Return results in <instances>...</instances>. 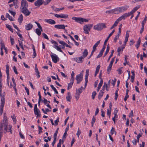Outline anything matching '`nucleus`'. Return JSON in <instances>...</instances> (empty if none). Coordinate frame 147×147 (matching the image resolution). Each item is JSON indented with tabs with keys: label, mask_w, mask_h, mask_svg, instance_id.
I'll use <instances>...</instances> for the list:
<instances>
[{
	"label": "nucleus",
	"mask_w": 147,
	"mask_h": 147,
	"mask_svg": "<svg viewBox=\"0 0 147 147\" xmlns=\"http://www.w3.org/2000/svg\"><path fill=\"white\" fill-rule=\"evenodd\" d=\"M11 128L12 126L8 125V123H1L0 125V134H3L4 132L6 133L7 132H10L12 134Z\"/></svg>",
	"instance_id": "f257e3e1"
},
{
	"label": "nucleus",
	"mask_w": 147,
	"mask_h": 147,
	"mask_svg": "<svg viewBox=\"0 0 147 147\" xmlns=\"http://www.w3.org/2000/svg\"><path fill=\"white\" fill-rule=\"evenodd\" d=\"M2 83L1 80L0 79V96L1 99V105L0 106V115H2L3 113V107H4L5 103V99L4 96L5 95V92H3V94H2Z\"/></svg>",
	"instance_id": "f03ea898"
},
{
	"label": "nucleus",
	"mask_w": 147,
	"mask_h": 147,
	"mask_svg": "<svg viewBox=\"0 0 147 147\" xmlns=\"http://www.w3.org/2000/svg\"><path fill=\"white\" fill-rule=\"evenodd\" d=\"M72 19L75 21L81 24H82L84 22H88L89 20L84 19L80 17H72Z\"/></svg>",
	"instance_id": "7ed1b4c3"
},
{
	"label": "nucleus",
	"mask_w": 147,
	"mask_h": 147,
	"mask_svg": "<svg viewBox=\"0 0 147 147\" xmlns=\"http://www.w3.org/2000/svg\"><path fill=\"white\" fill-rule=\"evenodd\" d=\"M93 26L92 24H87L83 27V29L84 32L86 34H89V32L90 31V29L92 28Z\"/></svg>",
	"instance_id": "20e7f679"
},
{
	"label": "nucleus",
	"mask_w": 147,
	"mask_h": 147,
	"mask_svg": "<svg viewBox=\"0 0 147 147\" xmlns=\"http://www.w3.org/2000/svg\"><path fill=\"white\" fill-rule=\"evenodd\" d=\"M21 1L20 10L27 8L28 5L26 0H21Z\"/></svg>",
	"instance_id": "39448f33"
},
{
	"label": "nucleus",
	"mask_w": 147,
	"mask_h": 147,
	"mask_svg": "<svg viewBox=\"0 0 147 147\" xmlns=\"http://www.w3.org/2000/svg\"><path fill=\"white\" fill-rule=\"evenodd\" d=\"M130 16L129 13H124L121 16L116 20V21L118 23L119 22L121 21L122 20H125L126 18Z\"/></svg>",
	"instance_id": "423d86ee"
},
{
	"label": "nucleus",
	"mask_w": 147,
	"mask_h": 147,
	"mask_svg": "<svg viewBox=\"0 0 147 147\" xmlns=\"http://www.w3.org/2000/svg\"><path fill=\"white\" fill-rule=\"evenodd\" d=\"M34 114L36 115L37 117H40V111L37 108V104H35L34 105Z\"/></svg>",
	"instance_id": "0eeeda50"
},
{
	"label": "nucleus",
	"mask_w": 147,
	"mask_h": 147,
	"mask_svg": "<svg viewBox=\"0 0 147 147\" xmlns=\"http://www.w3.org/2000/svg\"><path fill=\"white\" fill-rule=\"evenodd\" d=\"M51 56L52 59L53 61L55 63H56L57 61H59V57L55 54L54 53H52L51 55Z\"/></svg>",
	"instance_id": "6e6552de"
},
{
	"label": "nucleus",
	"mask_w": 147,
	"mask_h": 147,
	"mask_svg": "<svg viewBox=\"0 0 147 147\" xmlns=\"http://www.w3.org/2000/svg\"><path fill=\"white\" fill-rule=\"evenodd\" d=\"M6 66V73L7 75V82L8 85H9V66L7 65Z\"/></svg>",
	"instance_id": "1a4fd4ad"
},
{
	"label": "nucleus",
	"mask_w": 147,
	"mask_h": 147,
	"mask_svg": "<svg viewBox=\"0 0 147 147\" xmlns=\"http://www.w3.org/2000/svg\"><path fill=\"white\" fill-rule=\"evenodd\" d=\"M45 2L43 0H37L34 3L35 6L39 7L40 5L45 3Z\"/></svg>",
	"instance_id": "9d476101"
},
{
	"label": "nucleus",
	"mask_w": 147,
	"mask_h": 147,
	"mask_svg": "<svg viewBox=\"0 0 147 147\" xmlns=\"http://www.w3.org/2000/svg\"><path fill=\"white\" fill-rule=\"evenodd\" d=\"M55 16L58 18H68V15L67 14H55Z\"/></svg>",
	"instance_id": "9b49d317"
},
{
	"label": "nucleus",
	"mask_w": 147,
	"mask_h": 147,
	"mask_svg": "<svg viewBox=\"0 0 147 147\" xmlns=\"http://www.w3.org/2000/svg\"><path fill=\"white\" fill-rule=\"evenodd\" d=\"M83 79V74L81 73L80 74L76 76V79L77 81V83L79 84Z\"/></svg>",
	"instance_id": "f8f14e48"
},
{
	"label": "nucleus",
	"mask_w": 147,
	"mask_h": 147,
	"mask_svg": "<svg viewBox=\"0 0 147 147\" xmlns=\"http://www.w3.org/2000/svg\"><path fill=\"white\" fill-rule=\"evenodd\" d=\"M21 11L26 16H29L31 13V12L28 10V8L21 10Z\"/></svg>",
	"instance_id": "ddd939ff"
},
{
	"label": "nucleus",
	"mask_w": 147,
	"mask_h": 147,
	"mask_svg": "<svg viewBox=\"0 0 147 147\" xmlns=\"http://www.w3.org/2000/svg\"><path fill=\"white\" fill-rule=\"evenodd\" d=\"M129 6L128 5H125L123 6H122L120 7H119V11L120 13L123 12L125 11H126L127 9L129 8Z\"/></svg>",
	"instance_id": "4468645a"
},
{
	"label": "nucleus",
	"mask_w": 147,
	"mask_h": 147,
	"mask_svg": "<svg viewBox=\"0 0 147 147\" xmlns=\"http://www.w3.org/2000/svg\"><path fill=\"white\" fill-rule=\"evenodd\" d=\"M83 57L81 56L80 57L74 58V60L77 62L79 63H81L83 62V59H84Z\"/></svg>",
	"instance_id": "2eb2a0df"
},
{
	"label": "nucleus",
	"mask_w": 147,
	"mask_h": 147,
	"mask_svg": "<svg viewBox=\"0 0 147 147\" xmlns=\"http://www.w3.org/2000/svg\"><path fill=\"white\" fill-rule=\"evenodd\" d=\"M45 21L51 24H54L56 23L55 22L54 20L51 19H45Z\"/></svg>",
	"instance_id": "dca6fc26"
},
{
	"label": "nucleus",
	"mask_w": 147,
	"mask_h": 147,
	"mask_svg": "<svg viewBox=\"0 0 147 147\" xmlns=\"http://www.w3.org/2000/svg\"><path fill=\"white\" fill-rule=\"evenodd\" d=\"M140 7V5H138L134 8L132 9V10L130 12H128L130 15L133 14Z\"/></svg>",
	"instance_id": "f3484780"
},
{
	"label": "nucleus",
	"mask_w": 147,
	"mask_h": 147,
	"mask_svg": "<svg viewBox=\"0 0 147 147\" xmlns=\"http://www.w3.org/2000/svg\"><path fill=\"white\" fill-rule=\"evenodd\" d=\"M54 27L57 29H65V26L63 24L55 25Z\"/></svg>",
	"instance_id": "a211bd4d"
},
{
	"label": "nucleus",
	"mask_w": 147,
	"mask_h": 147,
	"mask_svg": "<svg viewBox=\"0 0 147 147\" xmlns=\"http://www.w3.org/2000/svg\"><path fill=\"white\" fill-rule=\"evenodd\" d=\"M32 24L30 23L27 24L25 26L26 29L28 30H30L32 28Z\"/></svg>",
	"instance_id": "6ab92c4d"
},
{
	"label": "nucleus",
	"mask_w": 147,
	"mask_h": 147,
	"mask_svg": "<svg viewBox=\"0 0 147 147\" xmlns=\"http://www.w3.org/2000/svg\"><path fill=\"white\" fill-rule=\"evenodd\" d=\"M101 28V24L99 23L96 25H95L94 27V29L97 30H100Z\"/></svg>",
	"instance_id": "aec40b11"
},
{
	"label": "nucleus",
	"mask_w": 147,
	"mask_h": 147,
	"mask_svg": "<svg viewBox=\"0 0 147 147\" xmlns=\"http://www.w3.org/2000/svg\"><path fill=\"white\" fill-rule=\"evenodd\" d=\"M66 98L67 101L71 102V96L70 92H68L67 93V95L66 96Z\"/></svg>",
	"instance_id": "412c9836"
},
{
	"label": "nucleus",
	"mask_w": 147,
	"mask_h": 147,
	"mask_svg": "<svg viewBox=\"0 0 147 147\" xmlns=\"http://www.w3.org/2000/svg\"><path fill=\"white\" fill-rule=\"evenodd\" d=\"M8 123L7 117L6 116V113H4L3 118V120L2 123Z\"/></svg>",
	"instance_id": "4be33fe9"
},
{
	"label": "nucleus",
	"mask_w": 147,
	"mask_h": 147,
	"mask_svg": "<svg viewBox=\"0 0 147 147\" xmlns=\"http://www.w3.org/2000/svg\"><path fill=\"white\" fill-rule=\"evenodd\" d=\"M112 9L113 13L114 14H118L120 13L119 7H117L115 9Z\"/></svg>",
	"instance_id": "5701e85b"
},
{
	"label": "nucleus",
	"mask_w": 147,
	"mask_h": 147,
	"mask_svg": "<svg viewBox=\"0 0 147 147\" xmlns=\"http://www.w3.org/2000/svg\"><path fill=\"white\" fill-rule=\"evenodd\" d=\"M12 80L13 83V88L14 89V90L16 92V94H17V90L16 88V84L15 82V80L13 78H12Z\"/></svg>",
	"instance_id": "b1692460"
},
{
	"label": "nucleus",
	"mask_w": 147,
	"mask_h": 147,
	"mask_svg": "<svg viewBox=\"0 0 147 147\" xmlns=\"http://www.w3.org/2000/svg\"><path fill=\"white\" fill-rule=\"evenodd\" d=\"M129 37V33H128V31H127L126 32V33L125 35V37L124 41V44L125 45L127 42L128 41V38Z\"/></svg>",
	"instance_id": "393cba45"
},
{
	"label": "nucleus",
	"mask_w": 147,
	"mask_h": 147,
	"mask_svg": "<svg viewBox=\"0 0 147 147\" xmlns=\"http://www.w3.org/2000/svg\"><path fill=\"white\" fill-rule=\"evenodd\" d=\"M100 65H98L96 69V70L95 72V74H94L95 76H96V75H97V74L98 73L99 70V69H100Z\"/></svg>",
	"instance_id": "a878e982"
},
{
	"label": "nucleus",
	"mask_w": 147,
	"mask_h": 147,
	"mask_svg": "<svg viewBox=\"0 0 147 147\" xmlns=\"http://www.w3.org/2000/svg\"><path fill=\"white\" fill-rule=\"evenodd\" d=\"M23 16L22 14H21L20 15L18 19V21L20 24H21L22 23L23 20Z\"/></svg>",
	"instance_id": "bb28decb"
},
{
	"label": "nucleus",
	"mask_w": 147,
	"mask_h": 147,
	"mask_svg": "<svg viewBox=\"0 0 147 147\" xmlns=\"http://www.w3.org/2000/svg\"><path fill=\"white\" fill-rule=\"evenodd\" d=\"M100 42V40L98 41L96 44L94 45L93 47L92 51H94L96 49V47L98 46V44Z\"/></svg>",
	"instance_id": "cd10ccee"
},
{
	"label": "nucleus",
	"mask_w": 147,
	"mask_h": 147,
	"mask_svg": "<svg viewBox=\"0 0 147 147\" xmlns=\"http://www.w3.org/2000/svg\"><path fill=\"white\" fill-rule=\"evenodd\" d=\"M88 53V52L87 51V50L86 49H85L83 53L82 54V57H84V58L86 57Z\"/></svg>",
	"instance_id": "c85d7f7f"
},
{
	"label": "nucleus",
	"mask_w": 147,
	"mask_h": 147,
	"mask_svg": "<svg viewBox=\"0 0 147 147\" xmlns=\"http://www.w3.org/2000/svg\"><path fill=\"white\" fill-rule=\"evenodd\" d=\"M141 40L140 39V38H139L138 41L137 42V44L136 45V47L137 49H138L139 47L141 42Z\"/></svg>",
	"instance_id": "c756f323"
},
{
	"label": "nucleus",
	"mask_w": 147,
	"mask_h": 147,
	"mask_svg": "<svg viewBox=\"0 0 147 147\" xmlns=\"http://www.w3.org/2000/svg\"><path fill=\"white\" fill-rule=\"evenodd\" d=\"M42 32L40 29L36 28V33L38 36H40L41 35V32Z\"/></svg>",
	"instance_id": "7c9ffc66"
},
{
	"label": "nucleus",
	"mask_w": 147,
	"mask_h": 147,
	"mask_svg": "<svg viewBox=\"0 0 147 147\" xmlns=\"http://www.w3.org/2000/svg\"><path fill=\"white\" fill-rule=\"evenodd\" d=\"M83 87L81 86V88H79L78 89H77L76 93L80 94L82 92V90L83 89Z\"/></svg>",
	"instance_id": "2f4dec72"
},
{
	"label": "nucleus",
	"mask_w": 147,
	"mask_h": 147,
	"mask_svg": "<svg viewBox=\"0 0 147 147\" xmlns=\"http://www.w3.org/2000/svg\"><path fill=\"white\" fill-rule=\"evenodd\" d=\"M6 27L8 28L9 30L11 31V32H13V29L12 28L11 26L10 25L7 24L5 25Z\"/></svg>",
	"instance_id": "473e14b6"
},
{
	"label": "nucleus",
	"mask_w": 147,
	"mask_h": 147,
	"mask_svg": "<svg viewBox=\"0 0 147 147\" xmlns=\"http://www.w3.org/2000/svg\"><path fill=\"white\" fill-rule=\"evenodd\" d=\"M0 44L1 45V47H3V49H4L5 50H6V49L5 47V45H4V44L3 42V40L1 39H0Z\"/></svg>",
	"instance_id": "72a5a7b5"
},
{
	"label": "nucleus",
	"mask_w": 147,
	"mask_h": 147,
	"mask_svg": "<svg viewBox=\"0 0 147 147\" xmlns=\"http://www.w3.org/2000/svg\"><path fill=\"white\" fill-rule=\"evenodd\" d=\"M109 49L110 47L109 44H108L107 45V48L106 51L105 53L104 57H105L107 54V53H108L109 51Z\"/></svg>",
	"instance_id": "f704fd0d"
},
{
	"label": "nucleus",
	"mask_w": 147,
	"mask_h": 147,
	"mask_svg": "<svg viewBox=\"0 0 147 147\" xmlns=\"http://www.w3.org/2000/svg\"><path fill=\"white\" fill-rule=\"evenodd\" d=\"M51 87V88L53 90V91L55 92V93L56 94H58V92L57 90L52 85H51L50 86Z\"/></svg>",
	"instance_id": "c9c22d12"
},
{
	"label": "nucleus",
	"mask_w": 147,
	"mask_h": 147,
	"mask_svg": "<svg viewBox=\"0 0 147 147\" xmlns=\"http://www.w3.org/2000/svg\"><path fill=\"white\" fill-rule=\"evenodd\" d=\"M35 23L37 24V25L38 27V28L39 29H40L41 31H42V28L41 26H40V24L39 23H38L37 22H35Z\"/></svg>",
	"instance_id": "e433bc0d"
},
{
	"label": "nucleus",
	"mask_w": 147,
	"mask_h": 147,
	"mask_svg": "<svg viewBox=\"0 0 147 147\" xmlns=\"http://www.w3.org/2000/svg\"><path fill=\"white\" fill-rule=\"evenodd\" d=\"M89 70L88 69H86L85 75V80H88V77L89 75Z\"/></svg>",
	"instance_id": "4c0bfd02"
},
{
	"label": "nucleus",
	"mask_w": 147,
	"mask_h": 147,
	"mask_svg": "<svg viewBox=\"0 0 147 147\" xmlns=\"http://www.w3.org/2000/svg\"><path fill=\"white\" fill-rule=\"evenodd\" d=\"M118 23V22L116 21L115 22L114 24L110 28V29L111 30L114 27L117 26Z\"/></svg>",
	"instance_id": "58836bf2"
},
{
	"label": "nucleus",
	"mask_w": 147,
	"mask_h": 147,
	"mask_svg": "<svg viewBox=\"0 0 147 147\" xmlns=\"http://www.w3.org/2000/svg\"><path fill=\"white\" fill-rule=\"evenodd\" d=\"M111 133L112 134V135H113L114 134V133H115V135H116V132L115 131L114 128H113V127H112L111 130Z\"/></svg>",
	"instance_id": "ea45409f"
},
{
	"label": "nucleus",
	"mask_w": 147,
	"mask_h": 147,
	"mask_svg": "<svg viewBox=\"0 0 147 147\" xmlns=\"http://www.w3.org/2000/svg\"><path fill=\"white\" fill-rule=\"evenodd\" d=\"M42 111H43V112L45 113V114H47V112H49L50 111H51L49 109H45V110L44 109H42Z\"/></svg>",
	"instance_id": "a19ab883"
},
{
	"label": "nucleus",
	"mask_w": 147,
	"mask_h": 147,
	"mask_svg": "<svg viewBox=\"0 0 147 147\" xmlns=\"http://www.w3.org/2000/svg\"><path fill=\"white\" fill-rule=\"evenodd\" d=\"M18 42L19 46L21 47L22 49H24L22 42V41H20L19 40H18Z\"/></svg>",
	"instance_id": "79ce46f5"
},
{
	"label": "nucleus",
	"mask_w": 147,
	"mask_h": 147,
	"mask_svg": "<svg viewBox=\"0 0 147 147\" xmlns=\"http://www.w3.org/2000/svg\"><path fill=\"white\" fill-rule=\"evenodd\" d=\"M43 37H44L45 39L48 40L49 39V38L47 35L45 33H43L42 34Z\"/></svg>",
	"instance_id": "37998d69"
},
{
	"label": "nucleus",
	"mask_w": 147,
	"mask_h": 147,
	"mask_svg": "<svg viewBox=\"0 0 147 147\" xmlns=\"http://www.w3.org/2000/svg\"><path fill=\"white\" fill-rule=\"evenodd\" d=\"M125 48L124 47H119L117 49V52H119L121 51H123V49Z\"/></svg>",
	"instance_id": "c03bdc74"
},
{
	"label": "nucleus",
	"mask_w": 147,
	"mask_h": 147,
	"mask_svg": "<svg viewBox=\"0 0 147 147\" xmlns=\"http://www.w3.org/2000/svg\"><path fill=\"white\" fill-rule=\"evenodd\" d=\"M64 9V7H62V8H56L54 9V11H59L61 10H63Z\"/></svg>",
	"instance_id": "a18cd8bd"
},
{
	"label": "nucleus",
	"mask_w": 147,
	"mask_h": 147,
	"mask_svg": "<svg viewBox=\"0 0 147 147\" xmlns=\"http://www.w3.org/2000/svg\"><path fill=\"white\" fill-rule=\"evenodd\" d=\"M106 45H107V44H105L104 43L103 48L102 49V53H103L104 51V50H105V49Z\"/></svg>",
	"instance_id": "49530a36"
},
{
	"label": "nucleus",
	"mask_w": 147,
	"mask_h": 147,
	"mask_svg": "<svg viewBox=\"0 0 147 147\" xmlns=\"http://www.w3.org/2000/svg\"><path fill=\"white\" fill-rule=\"evenodd\" d=\"M58 42L59 44L62 45L63 46H65V44H66L62 40H59Z\"/></svg>",
	"instance_id": "de8ad7c7"
},
{
	"label": "nucleus",
	"mask_w": 147,
	"mask_h": 147,
	"mask_svg": "<svg viewBox=\"0 0 147 147\" xmlns=\"http://www.w3.org/2000/svg\"><path fill=\"white\" fill-rule=\"evenodd\" d=\"M58 128L56 131L55 132L54 134V138H57V136L58 133Z\"/></svg>",
	"instance_id": "09e8293b"
},
{
	"label": "nucleus",
	"mask_w": 147,
	"mask_h": 147,
	"mask_svg": "<svg viewBox=\"0 0 147 147\" xmlns=\"http://www.w3.org/2000/svg\"><path fill=\"white\" fill-rule=\"evenodd\" d=\"M63 142V141L61 139L59 140V143L57 144V147H61V143Z\"/></svg>",
	"instance_id": "8fccbe9b"
},
{
	"label": "nucleus",
	"mask_w": 147,
	"mask_h": 147,
	"mask_svg": "<svg viewBox=\"0 0 147 147\" xmlns=\"http://www.w3.org/2000/svg\"><path fill=\"white\" fill-rule=\"evenodd\" d=\"M112 66V65H111L110 64L109 65L107 69V71L108 72H109L111 70V67Z\"/></svg>",
	"instance_id": "3c124183"
},
{
	"label": "nucleus",
	"mask_w": 147,
	"mask_h": 147,
	"mask_svg": "<svg viewBox=\"0 0 147 147\" xmlns=\"http://www.w3.org/2000/svg\"><path fill=\"white\" fill-rule=\"evenodd\" d=\"M101 87V80H100L99 84L97 90L98 92L99 91Z\"/></svg>",
	"instance_id": "603ef678"
},
{
	"label": "nucleus",
	"mask_w": 147,
	"mask_h": 147,
	"mask_svg": "<svg viewBox=\"0 0 147 147\" xmlns=\"http://www.w3.org/2000/svg\"><path fill=\"white\" fill-rule=\"evenodd\" d=\"M10 41L11 45H13L14 43V39L13 38L11 37Z\"/></svg>",
	"instance_id": "864d4df0"
},
{
	"label": "nucleus",
	"mask_w": 147,
	"mask_h": 147,
	"mask_svg": "<svg viewBox=\"0 0 147 147\" xmlns=\"http://www.w3.org/2000/svg\"><path fill=\"white\" fill-rule=\"evenodd\" d=\"M73 84H72V83H71L70 82V83H69L68 84V87H67L68 89H69L71 88Z\"/></svg>",
	"instance_id": "5fc2aeb1"
},
{
	"label": "nucleus",
	"mask_w": 147,
	"mask_h": 147,
	"mask_svg": "<svg viewBox=\"0 0 147 147\" xmlns=\"http://www.w3.org/2000/svg\"><path fill=\"white\" fill-rule=\"evenodd\" d=\"M13 69L15 73L16 74H18V73L16 67L14 66L13 67Z\"/></svg>",
	"instance_id": "6e6d98bb"
},
{
	"label": "nucleus",
	"mask_w": 147,
	"mask_h": 147,
	"mask_svg": "<svg viewBox=\"0 0 147 147\" xmlns=\"http://www.w3.org/2000/svg\"><path fill=\"white\" fill-rule=\"evenodd\" d=\"M18 0H9L8 3H10L11 2H13L14 4H15L17 1Z\"/></svg>",
	"instance_id": "4d7b16f0"
},
{
	"label": "nucleus",
	"mask_w": 147,
	"mask_h": 147,
	"mask_svg": "<svg viewBox=\"0 0 147 147\" xmlns=\"http://www.w3.org/2000/svg\"><path fill=\"white\" fill-rule=\"evenodd\" d=\"M80 94H77V93H76V94H75V97L76 99L77 100H78L79 99V98L80 97Z\"/></svg>",
	"instance_id": "13d9d810"
},
{
	"label": "nucleus",
	"mask_w": 147,
	"mask_h": 147,
	"mask_svg": "<svg viewBox=\"0 0 147 147\" xmlns=\"http://www.w3.org/2000/svg\"><path fill=\"white\" fill-rule=\"evenodd\" d=\"M9 12L14 17V16L15 15H16V13L13 11H11L10 10H9Z\"/></svg>",
	"instance_id": "bf43d9fd"
},
{
	"label": "nucleus",
	"mask_w": 147,
	"mask_h": 147,
	"mask_svg": "<svg viewBox=\"0 0 147 147\" xmlns=\"http://www.w3.org/2000/svg\"><path fill=\"white\" fill-rule=\"evenodd\" d=\"M11 117L12 119H13V121L14 122H16V119L15 116L14 115L11 116Z\"/></svg>",
	"instance_id": "052dcab7"
},
{
	"label": "nucleus",
	"mask_w": 147,
	"mask_h": 147,
	"mask_svg": "<svg viewBox=\"0 0 147 147\" xmlns=\"http://www.w3.org/2000/svg\"><path fill=\"white\" fill-rule=\"evenodd\" d=\"M119 36L118 35H116L115 36L114 39V40L115 42H116L117 39L119 38Z\"/></svg>",
	"instance_id": "680f3d73"
},
{
	"label": "nucleus",
	"mask_w": 147,
	"mask_h": 147,
	"mask_svg": "<svg viewBox=\"0 0 147 147\" xmlns=\"http://www.w3.org/2000/svg\"><path fill=\"white\" fill-rule=\"evenodd\" d=\"M81 134V131L78 128V130L77 131V132L76 134V135L78 136V137L79 138V136Z\"/></svg>",
	"instance_id": "e2e57ef3"
},
{
	"label": "nucleus",
	"mask_w": 147,
	"mask_h": 147,
	"mask_svg": "<svg viewBox=\"0 0 147 147\" xmlns=\"http://www.w3.org/2000/svg\"><path fill=\"white\" fill-rule=\"evenodd\" d=\"M96 92L95 91L93 92L92 94V98L93 99H94L95 96L96 95Z\"/></svg>",
	"instance_id": "0e129e2a"
},
{
	"label": "nucleus",
	"mask_w": 147,
	"mask_h": 147,
	"mask_svg": "<svg viewBox=\"0 0 147 147\" xmlns=\"http://www.w3.org/2000/svg\"><path fill=\"white\" fill-rule=\"evenodd\" d=\"M59 121V118H58L57 120L55 121V125H57L58 124Z\"/></svg>",
	"instance_id": "69168bd1"
},
{
	"label": "nucleus",
	"mask_w": 147,
	"mask_h": 147,
	"mask_svg": "<svg viewBox=\"0 0 147 147\" xmlns=\"http://www.w3.org/2000/svg\"><path fill=\"white\" fill-rule=\"evenodd\" d=\"M116 81V79L115 78L114 79V80H112V84L113 86H114V85H115Z\"/></svg>",
	"instance_id": "338daca9"
},
{
	"label": "nucleus",
	"mask_w": 147,
	"mask_h": 147,
	"mask_svg": "<svg viewBox=\"0 0 147 147\" xmlns=\"http://www.w3.org/2000/svg\"><path fill=\"white\" fill-rule=\"evenodd\" d=\"M56 49L58 50V51H59L61 52H63L62 51L61 49V48L59 47V46H58L57 47V48H56Z\"/></svg>",
	"instance_id": "774afa93"
}]
</instances>
